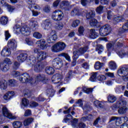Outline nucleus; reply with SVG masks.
Returning <instances> with one entry per match:
<instances>
[{
    "label": "nucleus",
    "instance_id": "obj_1",
    "mask_svg": "<svg viewBox=\"0 0 128 128\" xmlns=\"http://www.w3.org/2000/svg\"><path fill=\"white\" fill-rule=\"evenodd\" d=\"M14 32L15 34H21L24 36L30 35V28L27 26H20L18 24L15 25L14 27Z\"/></svg>",
    "mask_w": 128,
    "mask_h": 128
},
{
    "label": "nucleus",
    "instance_id": "obj_2",
    "mask_svg": "<svg viewBox=\"0 0 128 128\" xmlns=\"http://www.w3.org/2000/svg\"><path fill=\"white\" fill-rule=\"evenodd\" d=\"M126 102L122 100L120 98V100L118 101L116 104L113 106L114 108H118V112L120 114H124L126 112L128 108L126 107Z\"/></svg>",
    "mask_w": 128,
    "mask_h": 128
},
{
    "label": "nucleus",
    "instance_id": "obj_3",
    "mask_svg": "<svg viewBox=\"0 0 128 128\" xmlns=\"http://www.w3.org/2000/svg\"><path fill=\"white\" fill-rule=\"evenodd\" d=\"M68 118H71L72 120H70V118H65L63 120V122H71L72 126L74 128H86V124L80 122L78 126V118H74L72 119V115H68Z\"/></svg>",
    "mask_w": 128,
    "mask_h": 128
},
{
    "label": "nucleus",
    "instance_id": "obj_4",
    "mask_svg": "<svg viewBox=\"0 0 128 128\" xmlns=\"http://www.w3.org/2000/svg\"><path fill=\"white\" fill-rule=\"evenodd\" d=\"M88 50V46H86L84 48H80L78 47V45H76L74 48V52H73V57L72 58L74 60H76V58H78V56L80 54H84Z\"/></svg>",
    "mask_w": 128,
    "mask_h": 128
},
{
    "label": "nucleus",
    "instance_id": "obj_5",
    "mask_svg": "<svg viewBox=\"0 0 128 128\" xmlns=\"http://www.w3.org/2000/svg\"><path fill=\"white\" fill-rule=\"evenodd\" d=\"M122 48V44L120 42H117L114 44V43H108L106 44V48L109 52L111 50H114L118 54L120 52Z\"/></svg>",
    "mask_w": 128,
    "mask_h": 128
},
{
    "label": "nucleus",
    "instance_id": "obj_6",
    "mask_svg": "<svg viewBox=\"0 0 128 128\" xmlns=\"http://www.w3.org/2000/svg\"><path fill=\"white\" fill-rule=\"evenodd\" d=\"M66 45L64 42H58L55 44L51 48V50L53 52H62Z\"/></svg>",
    "mask_w": 128,
    "mask_h": 128
},
{
    "label": "nucleus",
    "instance_id": "obj_7",
    "mask_svg": "<svg viewBox=\"0 0 128 128\" xmlns=\"http://www.w3.org/2000/svg\"><path fill=\"white\" fill-rule=\"evenodd\" d=\"M12 62L10 59L6 58L4 62L0 64V70L4 72H6L10 70V64H12Z\"/></svg>",
    "mask_w": 128,
    "mask_h": 128
},
{
    "label": "nucleus",
    "instance_id": "obj_8",
    "mask_svg": "<svg viewBox=\"0 0 128 128\" xmlns=\"http://www.w3.org/2000/svg\"><path fill=\"white\" fill-rule=\"evenodd\" d=\"M118 76L122 78L124 82L128 80V68L126 67H122L120 68L118 71Z\"/></svg>",
    "mask_w": 128,
    "mask_h": 128
},
{
    "label": "nucleus",
    "instance_id": "obj_9",
    "mask_svg": "<svg viewBox=\"0 0 128 128\" xmlns=\"http://www.w3.org/2000/svg\"><path fill=\"white\" fill-rule=\"evenodd\" d=\"M30 64L32 66V68L36 72H40L42 70V65L40 64V62L36 61V58H32Z\"/></svg>",
    "mask_w": 128,
    "mask_h": 128
},
{
    "label": "nucleus",
    "instance_id": "obj_10",
    "mask_svg": "<svg viewBox=\"0 0 128 128\" xmlns=\"http://www.w3.org/2000/svg\"><path fill=\"white\" fill-rule=\"evenodd\" d=\"M64 14L62 11L58 10L52 12V18L55 20V22H58V20H62L64 18Z\"/></svg>",
    "mask_w": 128,
    "mask_h": 128
},
{
    "label": "nucleus",
    "instance_id": "obj_11",
    "mask_svg": "<svg viewBox=\"0 0 128 128\" xmlns=\"http://www.w3.org/2000/svg\"><path fill=\"white\" fill-rule=\"evenodd\" d=\"M112 28L108 24H106L100 28L99 30L100 34L102 36H108Z\"/></svg>",
    "mask_w": 128,
    "mask_h": 128
},
{
    "label": "nucleus",
    "instance_id": "obj_12",
    "mask_svg": "<svg viewBox=\"0 0 128 128\" xmlns=\"http://www.w3.org/2000/svg\"><path fill=\"white\" fill-rule=\"evenodd\" d=\"M62 76L60 74H56L52 78V82L57 84V88H58L60 86H62Z\"/></svg>",
    "mask_w": 128,
    "mask_h": 128
},
{
    "label": "nucleus",
    "instance_id": "obj_13",
    "mask_svg": "<svg viewBox=\"0 0 128 128\" xmlns=\"http://www.w3.org/2000/svg\"><path fill=\"white\" fill-rule=\"evenodd\" d=\"M19 80L22 83L29 82L31 84H33V79L32 78H30V75L28 73H25L21 75L19 78Z\"/></svg>",
    "mask_w": 128,
    "mask_h": 128
},
{
    "label": "nucleus",
    "instance_id": "obj_14",
    "mask_svg": "<svg viewBox=\"0 0 128 128\" xmlns=\"http://www.w3.org/2000/svg\"><path fill=\"white\" fill-rule=\"evenodd\" d=\"M46 76L44 74H39L37 75V76L35 78V80H32V86H36L38 82H46Z\"/></svg>",
    "mask_w": 128,
    "mask_h": 128
},
{
    "label": "nucleus",
    "instance_id": "obj_15",
    "mask_svg": "<svg viewBox=\"0 0 128 128\" xmlns=\"http://www.w3.org/2000/svg\"><path fill=\"white\" fill-rule=\"evenodd\" d=\"M36 44H37L41 50H46L48 48H50V45L46 43V40L44 39L37 40Z\"/></svg>",
    "mask_w": 128,
    "mask_h": 128
},
{
    "label": "nucleus",
    "instance_id": "obj_16",
    "mask_svg": "<svg viewBox=\"0 0 128 128\" xmlns=\"http://www.w3.org/2000/svg\"><path fill=\"white\" fill-rule=\"evenodd\" d=\"M2 112L3 116L6 118H9L10 120H14V118H16V116H12V113L10 112L8 110V108L6 106H3Z\"/></svg>",
    "mask_w": 128,
    "mask_h": 128
},
{
    "label": "nucleus",
    "instance_id": "obj_17",
    "mask_svg": "<svg viewBox=\"0 0 128 128\" xmlns=\"http://www.w3.org/2000/svg\"><path fill=\"white\" fill-rule=\"evenodd\" d=\"M52 64L54 68L57 70L60 68L62 66V59L58 58H54L53 60Z\"/></svg>",
    "mask_w": 128,
    "mask_h": 128
},
{
    "label": "nucleus",
    "instance_id": "obj_18",
    "mask_svg": "<svg viewBox=\"0 0 128 128\" xmlns=\"http://www.w3.org/2000/svg\"><path fill=\"white\" fill-rule=\"evenodd\" d=\"M58 38V36H56V33L55 30H52L50 34L48 36V44H52Z\"/></svg>",
    "mask_w": 128,
    "mask_h": 128
},
{
    "label": "nucleus",
    "instance_id": "obj_19",
    "mask_svg": "<svg viewBox=\"0 0 128 128\" xmlns=\"http://www.w3.org/2000/svg\"><path fill=\"white\" fill-rule=\"evenodd\" d=\"M36 58V62H40L41 60H46V53L44 52H40L38 54V56Z\"/></svg>",
    "mask_w": 128,
    "mask_h": 128
},
{
    "label": "nucleus",
    "instance_id": "obj_20",
    "mask_svg": "<svg viewBox=\"0 0 128 128\" xmlns=\"http://www.w3.org/2000/svg\"><path fill=\"white\" fill-rule=\"evenodd\" d=\"M16 40L12 39L8 41V46L11 50H16Z\"/></svg>",
    "mask_w": 128,
    "mask_h": 128
},
{
    "label": "nucleus",
    "instance_id": "obj_21",
    "mask_svg": "<svg viewBox=\"0 0 128 128\" xmlns=\"http://www.w3.org/2000/svg\"><path fill=\"white\" fill-rule=\"evenodd\" d=\"M42 28L44 30H50L52 26V22L50 20H46L42 22Z\"/></svg>",
    "mask_w": 128,
    "mask_h": 128
},
{
    "label": "nucleus",
    "instance_id": "obj_22",
    "mask_svg": "<svg viewBox=\"0 0 128 128\" xmlns=\"http://www.w3.org/2000/svg\"><path fill=\"white\" fill-rule=\"evenodd\" d=\"M122 120H124L122 117L117 118L114 116L110 120V122H116V126H118L122 122Z\"/></svg>",
    "mask_w": 128,
    "mask_h": 128
},
{
    "label": "nucleus",
    "instance_id": "obj_23",
    "mask_svg": "<svg viewBox=\"0 0 128 128\" xmlns=\"http://www.w3.org/2000/svg\"><path fill=\"white\" fill-rule=\"evenodd\" d=\"M14 92H7L4 96V98L5 100H10V98H12L14 96Z\"/></svg>",
    "mask_w": 128,
    "mask_h": 128
},
{
    "label": "nucleus",
    "instance_id": "obj_24",
    "mask_svg": "<svg viewBox=\"0 0 128 128\" xmlns=\"http://www.w3.org/2000/svg\"><path fill=\"white\" fill-rule=\"evenodd\" d=\"M10 48L5 47L1 52V54L2 56H10Z\"/></svg>",
    "mask_w": 128,
    "mask_h": 128
},
{
    "label": "nucleus",
    "instance_id": "obj_25",
    "mask_svg": "<svg viewBox=\"0 0 128 128\" xmlns=\"http://www.w3.org/2000/svg\"><path fill=\"white\" fill-rule=\"evenodd\" d=\"M98 37V33L96 32V30L94 29H92L90 30L89 33V38H92L94 40V38H96Z\"/></svg>",
    "mask_w": 128,
    "mask_h": 128
},
{
    "label": "nucleus",
    "instance_id": "obj_26",
    "mask_svg": "<svg viewBox=\"0 0 128 128\" xmlns=\"http://www.w3.org/2000/svg\"><path fill=\"white\" fill-rule=\"evenodd\" d=\"M28 58V54H21L17 57V60L19 62H22Z\"/></svg>",
    "mask_w": 128,
    "mask_h": 128
},
{
    "label": "nucleus",
    "instance_id": "obj_27",
    "mask_svg": "<svg viewBox=\"0 0 128 128\" xmlns=\"http://www.w3.org/2000/svg\"><path fill=\"white\" fill-rule=\"evenodd\" d=\"M30 26L33 28V30H36L38 27V22L36 19H32L30 21Z\"/></svg>",
    "mask_w": 128,
    "mask_h": 128
},
{
    "label": "nucleus",
    "instance_id": "obj_28",
    "mask_svg": "<svg viewBox=\"0 0 128 128\" xmlns=\"http://www.w3.org/2000/svg\"><path fill=\"white\" fill-rule=\"evenodd\" d=\"M71 15L72 16H82V11L78 8H76L71 12Z\"/></svg>",
    "mask_w": 128,
    "mask_h": 128
},
{
    "label": "nucleus",
    "instance_id": "obj_29",
    "mask_svg": "<svg viewBox=\"0 0 128 128\" xmlns=\"http://www.w3.org/2000/svg\"><path fill=\"white\" fill-rule=\"evenodd\" d=\"M8 88V82L6 80H2L0 82V88L2 90H6Z\"/></svg>",
    "mask_w": 128,
    "mask_h": 128
},
{
    "label": "nucleus",
    "instance_id": "obj_30",
    "mask_svg": "<svg viewBox=\"0 0 128 128\" xmlns=\"http://www.w3.org/2000/svg\"><path fill=\"white\" fill-rule=\"evenodd\" d=\"M85 12H86V18H94L96 14V12H94V10H90L88 12H87L86 10H85Z\"/></svg>",
    "mask_w": 128,
    "mask_h": 128
},
{
    "label": "nucleus",
    "instance_id": "obj_31",
    "mask_svg": "<svg viewBox=\"0 0 128 128\" xmlns=\"http://www.w3.org/2000/svg\"><path fill=\"white\" fill-rule=\"evenodd\" d=\"M124 20V18L122 16H114L113 19V22L115 24H116L120 22H123Z\"/></svg>",
    "mask_w": 128,
    "mask_h": 128
},
{
    "label": "nucleus",
    "instance_id": "obj_32",
    "mask_svg": "<svg viewBox=\"0 0 128 128\" xmlns=\"http://www.w3.org/2000/svg\"><path fill=\"white\" fill-rule=\"evenodd\" d=\"M108 66L112 70H116V68H118L116 64L114 61L110 62H109Z\"/></svg>",
    "mask_w": 128,
    "mask_h": 128
},
{
    "label": "nucleus",
    "instance_id": "obj_33",
    "mask_svg": "<svg viewBox=\"0 0 128 128\" xmlns=\"http://www.w3.org/2000/svg\"><path fill=\"white\" fill-rule=\"evenodd\" d=\"M104 66V64L103 63H101L100 62H97L94 64V68L95 70H100V68H102Z\"/></svg>",
    "mask_w": 128,
    "mask_h": 128
},
{
    "label": "nucleus",
    "instance_id": "obj_34",
    "mask_svg": "<svg viewBox=\"0 0 128 128\" xmlns=\"http://www.w3.org/2000/svg\"><path fill=\"white\" fill-rule=\"evenodd\" d=\"M70 6V2L68 1H62L60 4V6L61 8H68Z\"/></svg>",
    "mask_w": 128,
    "mask_h": 128
},
{
    "label": "nucleus",
    "instance_id": "obj_35",
    "mask_svg": "<svg viewBox=\"0 0 128 128\" xmlns=\"http://www.w3.org/2000/svg\"><path fill=\"white\" fill-rule=\"evenodd\" d=\"M34 122V118H28L26 119L24 122V125L25 126H30L32 122Z\"/></svg>",
    "mask_w": 128,
    "mask_h": 128
},
{
    "label": "nucleus",
    "instance_id": "obj_36",
    "mask_svg": "<svg viewBox=\"0 0 128 128\" xmlns=\"http://www.w3.org/2000/svg\"><path fill=\"white\" fill-rule=\"evenodd\" d=\"M118 54L121 58L124 56L128 57V51L126 52L124 50H120V52L118 53Z\"/></svg>",
    "mask_w": 128,
    "mask_h": 128
},
{
    "label": "nucleus",
    "instance_id": "obj_37",
    "mask_svg": "<svg viewBox=\"0 0 128 128\" xmlns=\"http://www.w3.org/2000/svg\"><path fill=\"white\" fill-rule=\"evenodd\" d=\"M0 20L2 24H3V26H6V24H8V17L3 16L0 18Z\"/></svg>",
    "mask_w": 128,
    "mask_h": 128
},
{
    "label": "nucleus",
    "instance_id": "obj_38",
    "mask_svg": "<svg viewBox=\"0 0 128 128\" xmlns=\"http://www.w3.org/2000/svg\"><path fill=\"white\" fill-rule=\"evenodd\" d=\"M74 110V107L73 106L70 107L68 110L64 111V114H66L71 113L72 116H74V114H76Z\"/></svg>",
    "mask_w": 128,
    "mask_h": 128
},
{
    "label": "nucleus",
    "instance_id": "obj_39",
    "mask_svg": "<svg viewBox=\"0 0 128 128\" xmlns=\"http://www.w3.org/2000/svg\"><path fill=\"white\" fill-rule=\"evenodd\" d=\"M72 74H74V72L72 70H70L68 72V76L64 78V82H66V84H68V82H70V78H72Z\"/></svg>",
    "mask_w": 128,
    "mask_h": 128
},
{
    "label": "nucleus",
    "instance_id": "obj_40",
    "mask_svg": "<svg viewBox=\"0 0 128 128\" xmlns=\"http://www.w3.org/2000/svg\"><path fill=\"white\" fill-rule=\"evenodd\" d=\"M46 72L48 74H52L54 72V69L52 67H46Z\"/></svg>",
    "mask_w": 128,
    "mask_h": 128
},
{
    "label": "nucleus",
    "instance_id": "obj_41",
    "mask_svg": "<svg viewBox=\"0 0 128 128\" xmlns=\"http://www.w3.org/2000/svg\"><path fill=\"white\" fill-rule=\"evenodd\" d=\"M22 126V122L16 121L13 122L12 124V126L14 127V128H21Z\"/></svg>",
    "mask_w": 128,
    "mask_h": 128
},
{
    "label": "nucleus",
    "instance_id": "obj_42",
    "mask_svg": "<svg viewBox=\"0 0 128 128\" xmlns=\"http://www.w3.org/2000/svg\"><path fill=\"white\" fill-rule=\"evenodd\" d=\"M108 98V102L111 103L114 102L116 100V98L114 95H109Z\"/></svg>",
    "mask_w": 128,
    "mask_h": 128
},
{
    "label": "nucleus",
    "instance_id": "obj_43",
    "mask_svg": "<svg viewBox=\"0 0 128 128\" xmlns=\"http://www.w3.org/2000/svg\"><path fill=\"white\" fill-rule=\"evenodd\" d=\"M33 36L35 38H36V40H40L42 38V35L39 32H34L33 34Z\"/></svg>",
    "mask_w": 128,
    "mask_h": 128
},
{
    "label": "nucleus",
    "instance_id": "obj_44",
    "mask_svg": "<svg viewBox=\"0 0 128 128\" xmlns=\"http://www.w3.org/2000/svg\"><path fill=\"white\" fill-rule=\"evenodd\" d=\"M80 20H76L73 21L71 26L72 28H76V26H80Z\"/></svg>",
    "mask_w": 128,
    "mask_h": 128
},
{
    "label": "nucleus",
    "instance_id": "obj_45",
    "mask_svg": "<svg viewBox=\"0 0 128 128\" xmlns=\"http://www.w3.org/2000/svg\"><path fill=\"white\" fill-rule=\"evenodd\" d=\"M96 14H102V12H104V6H98L96 8Z\"/></svg>",
    "mask_w": 128,
    "mask_h": 128
},
{
    "label": "nucleus",
    "instance_id": "obj_46",
    "mask_svg": "<svg viewBox=\"0 0 128 128\" xmlns=\"http://www.w3.org/2000/svg\"><path fill=\"white\" fill-rule=\"evenodd\" d=\"M22 104L24 106L26 107L28 104H30V101H28V100L26 98H23L22 99Z\"/></svg>",
    "mask_w": 128,
    "mask_h": 128
},
{
    "label": "nucleus",
    "instance_id": "obj_47",
    "mask_svg": "<svg viewBox=\"0 0 128 128\" xmlns=\"http://www.w3.org/2000/svg\"><path fill=\"white\" fill-rule=\"evenodd\" d=\"M25 42L28 46H34V41L30 38H26L25 39Z\"/></svg>",
    "mask_w": 128,
    "mask_h": 128
},
{
    "label": "nucleus",
    "instance_id": "obj_48",
    "mask_svg": "<svg viewBox=\"0 0 128 128\" xmlns=\"http://www.w3.org/2000/svg\"><path fill=\"white\" fill-rule=\"evenodd\" d=\"M29 8H34L35 10H40V6L38 5H36L34 3H32L31 4H30L29 5Z\"/></svg>",
    "mask_w": 128,
    "mask_h": 128
},
{
    "label": "nucleus",
    "instance_id": "obj_49",
    "mask_svg": "<svg viewBox=\"0 0 128 128\" xmlns=\"http://www.w3.org/2000/svg\"><path fill=\"white\" fill-rule=\"evenodd\" d=\"M60 56H64L66 60H68V62H70V56L68 54L66 53H62L60 54Z\"/></svg>",
    "mask_w": 128,
    "mask_h": 128
},
{
    "label": "nucleus",
    "instance_id": "obj_50",
    "mask_svg": "<svg viewBox=\"0 0 128 128\" xmlns=\"http://www.w3.org/2000/svg\"><path fill=\"white\" fill-rule=\"evenodd\" d=\"M83 92L86 94H90L92 92V89L90 88H88L86 87H84L82 88Z\"/></svg>",
    "mask_w": 128,
    "mask_h": 128
},
{
    "label": "nucleus",
    "instance_id": "obj_51",
    "mask_svg": "<svg viewBox=\"0 0 128 128\" xmlns=\"http://www.w3.org/2000/svg\"><path fill=\"white\" fill-rule=\"evenodd\" d=\"M96 50H99L98 52V54H100L102 52V50H104V46L102 45H98L96 47Z\"/></svg>",
    "mask_w": 128,
    "mask_h": 128
},
{
    "label": "nucleus",
    "instance_id": "obj_52",
    "mask_svg": "<svg viewBox=\"0 0 128 128\" xmlns=\"http://www.w3.org/2000/svg\"><path fill=\"white\" fill-rule=\"evenodd\" d=\"M97 24L98 20L94 18L91 20L90 22V24L91 26H96Z\"/></svg>",
    "mask_w": 128,
    "mask_h": 128
},
{
    "label": "nucleus",
    "instance_id": "obj_53",
    "mask_svg": "<svg viewBox=\"0 0 128 128\" xmlns=\"http://www.w3.org/2000/svg\"><path fill=\"white\" fill-rule=\"evenodd\" d=\"M94 2V0H81V4L82 6H86L88 2Z\"/></svg>",
    "mask_w": 128,
    "mask_h": 128
},
{
    "label": "nucleus",
    "instance_id": "obj_54",
    "mask_svg": "<svg viewBox=\"0 0 128 128\" xmlns=\"http://www.w3.org/2000/svg\"><path fill=\"white\" fill-rule=\"evenodd\" d=\"M98 79L100 82H104L106 80V77L104 75H100L98 76Z\"/></svg>",
    "mask_w": 128,
    "mask_h": 128
},
{
    "label": "nucleus",
    "instance_id": "obj_55",
    "mask_svg": "<svg viewBox=\"0 0 128 128\" xmlns=\"http://www.w3.org/2000/svg\"><path fill=\"white\" fill-rule=\"evenodd\" d=\"M76 104H77L80 108H82V106H84V101L82 99H79L76 102Z\"/></svg>",
    "mask_w": 128,
    "mask_h": 128
},
{
    "label": "nucleus",
    "instance_id": "obj_56",
    "mask_svg": "<svg viewBox=\"0 0 128 128\" xmlns=\"http://www.w3.org/2000/svg\"><path fill=\"white\" fill-rule=\"evenodd\" d=\"M11 74L12 76H14V78H16L18 76H19L20 75V73L18 72H16V71H12L11 72Z\"/></svg>",
    "mask_w": 128,
    "mask_h": 128
},
{
    "label": "nucleus",
    "instance_id": "obj_57",
    "mask_svg": "<svg viewBox=\"0 0 128 128\" xmlns=\"http://www.w3.org/2000/svg\"><path fill=\"white\" fill-rule=\"evenodd\" d=\"M16 84V81L14 80H10L8 81L9 86H14Z\"/></svg>",
    "mask_w": 128,
    "mask_h": 128
},
{
    "label": "nucleus",
    "instance_id": "obj_58",
    "mask_svg": "<svg viewBox=\"0 0 128 128\" xmlns=\"http://www.w3.org/2000/svg\"><path fill=\"white\" fill-rule=\"evenodd\" d=\"M96 73H93L92 76L90 78V82H96Z\"/></svg>",
    "mask_w": 128,
    "mask_h": 128
},
{
    "label": "nucleus",
    "instance_id": "obj_59",
    "mask_svg": "<svg viewBox=\"0 0 128 128\" xmlns=\"http://www.w3.org/2000/svg\"><path fill=\"white\" fill-rule=\"evenodd\" d=\"M105 76H108V78H114V74L112 72H106L105 74Z\"/></svg>",
    "mask_w": 128,
    "mask_h": 128
},
{
    "label": "nucleus",
    "instance_id": "obj_60",
    "mask_svg": "<svg viewBox=\"0 0 128 128\" xmlns=\"http://www.w3.org/2000/svg\"><path fill=\"white\" fill-rule=\"evenodd\" d=\"M20 66V63L18 62H14L13 64L12 68L14 70H18Z\"/></svg>",
    "mask_w": 128,
    "mask_h": 128
},
{
    "label": "nucleus",
    "instance_id": "obj_61",
    "mask_svg": "<svg viewBox=\"0 0 128 128\" xmlns=\"http://www.w3.org/2000/svg\"><path fill=\"white\" fill-rule=\"evenodd\" d=\"M43 11L44 12H50V7L48 6H46L43 8Z\"/></svg>",
    "mask_w": 128,
    "mask_h": 128
},
{
    "label": "nucleus",
    "instance_id": "obj_62",
    "mask_svg": "<svg viewBox=\"0 0 128 128\" xmlns=\"http://www.w3.org/2000/svg\"><path fill=\"white\" fill-rule=\"evenodd\" d=\"M4 36L6 40H8V39L10 38L11 36L10 34V32H8V31L5 32Z\"/></svg>",
    "mask_w": 128,
    "mask_h": 128
},
{
    "label": "nucleus",
    "instance_id": "obj_63",
    "mask_svg": "<svg viewBox=\"0 0 128 128\" xmlns=\"http://www.w3.org/2000/svg\"><path fill=\"white\" fill-rule=\"evenodd\" d=\"M94 104L97 108H102V102L98 100H96L94 102Z\"/></svg>",
    "mask_w": 128,
    "mask_h": 128
},
{
    "label": "nucleus",
    "instance_id": "obj_64",
    "mask_svg": "<svg viewBox=\"0 0 128 128\" xmlns=\"http://www.w3.org/2000/svg\"><path fill=\"white\" fill-rule=\"evenodd\" d=\"M123 32H126L128 30V22L122 26Z\"/></svg>",
    "mask_w": 128,
    "mask_h": 128
}]
</instances>
